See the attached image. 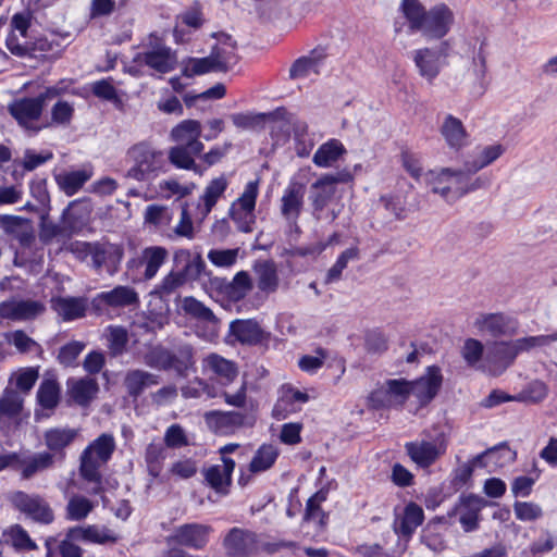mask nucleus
<instances>
[{
    "instance_id": "3c124183",
    "label": "nucleus",
    "mask_w": 557,
    "mask_h": 557,
    "mask_svg": "<svg viewBox=\"0 0 557 557\" xmlns=\"http://www.w3.org/2000/svg\"><path fill=\"white\" fill-rule=\"evenodd\" d=\"M182 309L187 315L203 322H214L216 320L210 308L191 296L182 300Z\"/></svg>"
},
{
    "instance_id": "e433bc0d",
    "label": "nucleus",
    "mask_w": 557,
    "mask_h": 557,
    "mask_svg": "<svg viewBox=\"0 0 557 557\" xmlns=\"http://www.w3.org/2000/svg\"><path fill=\"white\" fill-rule=\"evenodd\" d=\"M91 176L92 170L84 168L76 171L61 173L55 176V181L60 189L66 196H73L91 178Z\"/></svg>"
},
{
    "instance_id": "603ef678",
    "label": "nucleus",
    "mask_w": 557,
    "mask_h": 557,
    "mask_svg": "<svg viewBox=\"0 0 557 557\" xmlns=\"http://www.w3.org/2000/svg\"><path fill=\"white\" fill-rule=\"evenodd\" d=\"M95 508L91 500L85 496L75 495L70 498L66 505V517L72 521L85 519Z\"/></svg>"
},
{
    "instance_id": "4c0bfd02",
    "label": "nucleus",
    "mask_w": 557,
    "mask_h": 557,
    "mask_svg": "<svg viewBox=\"0 0 557 557\" xmlns=\"http://www.w3.org/2000/svg\"><path fill=\"white\" fill-rule=\"evenodd\" d=\"M169 257V252L164 247L161 246H150L146 247L140 257V264L145 265V280L153 278L159 269L165 262Z\"/></svg>"
},
{
    "instance_id": "79ce46f5",
    "label": "nucleus",
    "mask_w": 557,
    "mask_h": 557,
    "mask_svg": "<svg viewBox=\"0 0 557 557\" xmlns=\"http://www.w3.org/2000/svg\"><path fill=\"white\" fill-rule=\"evenodd\" d=\"M311 201L314 210H322L332 197L335 195L336 188L322 175L311 185Z\"/></svg>"
},
{
    "instance_id": "13d9d810",
    "label": "nucleus",
    "mask_w": 557,
    "mask_h": 557,
    "mask_svg": "<svg viewBox=\"0 0 557 557\" xmlns=\"http://www.w3.org/2000/svg\"><path fill=\"white\" fill-rule=\"evenodd\" d=\"M4 534L9 536L12 545L17 550L37 549L36 543L29 537L26 530H24L20 524L12 525Z\"/></svg>"
},
{
    "instance_id": "8fccbe9b",
    "label": "nucleus",
    "mask_w": 557,
    "mask_h": 557,
    "mask_svg": "<svg viewBox=\"0 0 557 557\" xmlns=\"http://www.w3.org/2000/svg\"><path fill=\"white\" fill-rule=\"evenodd\" d=\"M221 63H216L213 52L211 51L208 57L191 59L190 65H187L183 70V75L191 77L194 75H202L210 72H222Z\"/></svg>"
},
{
    "instance_id": "20e7f679",
    "label": "nucleus",
    "mask_w": 557,
    "mask_h": 557,
    "mask_svg": "<svg viewBox=\"0 0 557 557\" xmlns=\"http://www.w3.org/2000/svg\"><path fill=\"white\" fill-rule=\"evenodd\" d=\"M451 50L450 40H442L433 47H423L411 52V58L420 77L433 84L448 64Z\"/></svg>"
},
{
    "instance_id": "052dcab7",
    "label": "nucleus",
    "mask_w": 557,
    "mask_h": 557,
    "mask_svg": "<svg viewBox=\"0 0 557 557\" xmlns=\"http://www.w3.org/2000/svg\"><path fill=\"white\" fill-rule=\"evenodd\" d=\"M206 263L200 253H196L186 264L178 270H173L178 273L186 282L196 281L205 271Z\"/></svg>"
},
{
    "instance_id": "72a5a7b5",
    "label": "nucleus",
    "mask_w": 557,
    "mask_h": 557,
    "mask_svg": "<svg viewBox=\"0 0 557 557\" xmlns=\"http://www.w3.org/2000/svg\"><path fill=\"white\" fill-rule=\"evenodd\" d=\"M159 382V375L141 369H134L126 372L123 384L127 394L136 399L147 387L158 385Z\"/></svg>"
},
{
    "instance_id": "bb28decb",
    "label": "nucleus",
    "mask_w": 557,
    "mask_h": 557,
    "mask_svg": "<svg viewBox=\"0 0 557 557\" xmlns=\"http://www.w3.org/2000/svg\"><path fill=\"white\" fill-rule=\"evenodd\" d=\"M423 509L416 503H409L404 510L399 521L394 523V531L399 537H404V543L408 544L412 534L423 523Z\"/></svg>"
},
{
    "instance_id": "58836bf2",
    "label": "nucleus",
    "mask_w": 557,
    "mask_h": 557,
    "mask_svg": "<svg viewBox=\"0 0 557 557\" xmlns=\"http://www.w3.org/2000/svg\"><path fill=\"white\" fill-rule=\"evenodd\" d=\"M504 152L505 148L500 144L479 148L476 154L465 162V168L470 173H476L496 161Z\"/></svg>"
},
{
    "instance_id": "c03bdc74",
    "label": "nucleus",
    "mask_w": 557,
    "mask_h": 557,
    "mask_svg": "<svg viewBox=\"0 0 557 557\" xmlns=\"http://www.w3.org/2000/svg\"><path fill=\"white\" fill-rule=\"evenodd\" d=\"M252 289V281L248 272L239 271L225 286V293L234 301L242 300Z\"/></svg>"
},
{
    "instance_id": "09e8293b",
    "label": "nucleus",
    "mask_w": 557,
    "mask_h": 557,
    "mask_svg": "<svg viewBox=\"0 0 557 557\" xmlns=\"http://www.w3.org/2000/svg\"><path fill=\"white\" fill-rule=\"evenodd\" d=\"M460 354L468 367L480 370L484 360V346L475 338L465 341Z\"/></svg>"
},
{
    "instance_id": "412c9836",
    "label": "nucleus",
    "mask_w": 557,
    "mask_h": 557,
    "mask_svg": "<svg viewBox=\"0 0 557 557\" xmlns=\"http://www.w3.org/2000/svg\"><path fill=\"white\" fill-rule=\"evenodd\" d=\"M135 61L161 74L173 71L176 65V57L171 48L161 44L154 46L151 50L137 53Z\"/></svg>"
},
{
    "instance_id": "9d476101",
    "label": "nucleus",
    "mask_w": 557,
    "mask_h": 557,
    "mask_svg": "<svg viewBox=\"0 0 557 557\" xmlns=\"http://www.w3.org/2000/svg\"><path fill=\"white\" fill-rule=\"evenodd\" d=\"M209 431L215 435L227 436L236 433L244 426H252L255 420L240 411L211 410L203 414Z\"/></svg>"
},
{
    "instance_id": "f8f14e48",
    "label": "nucleus",
    "mask_w": 557,
    "mask_h": 557,
    "mask_svg": "<svg viewBox=\"0 0 557 557\" xmlns=\"http://www.w3.org/2000/svg\"><path fill=\"white\" fill-rule=\"evenodd\" d=\"M223 547L228 557H249L259 550V535L251 530L235 527L225 535Z\"/></svg>"
},
{
    "instance_id": "6e6d98bb",
    "label": "nucleus",
    "mask_w": 557,
    "mask_h": 557,
    "mask_svg": "<svg viewBox=\"0 0 557 557\" xmlns=\"http://www.w3.org/2000/svg\"><path fill=\"white\" fill-rule=\"evenodd\" d=\"M187 282L178 275V273L171 270L162 281L154 287L152 294L159 296L160 298H165L173 295L182 286H184Z\"/></svg>"
},
{
    "instance_id": "c85d7f7f",
    "label": "nucleus",
    "mask_w": 557,
    "mask_h": 557,
    "mask_svg": "<svg viewBox=\"0 0 557 557\" xmlns=\"http://www.w3.org/2000/svg\"><path fill=\"white\" fill-rule=\"evenodd\" d=\"M67 394L75 404L82 407L88 406L99 392V385L92 377L69 379L66 382Z\"/></svg>"
},
{
    "instance_id": "774afa93",
    "label": "nucleus",
    "mask_w": 557,
    "mask_h": 557,
    "mask_svg": "<svg viewBox=\"0 0 557 557\" xmlns=\"http://www.w3.org/2000/svg\"><path fill=\"white\" fill-rule=\"evenodd\" d=\"M200 123L195 120H185L172 129V139H198Z\"/></svg>"
},
{
    "instance_id": "7ed1b4c3",
    "label": "nucleus",
    "mask_w": 557,
    "mask_h": 557,
    "mask_svg": "<svg viewBox=\"0 0 557 557\" xmlns=\"http://www.w3.org/2000/svg\"><path fill=\"white\" fill-rule=\"evenodd\" d=\"M144 362L152 369L173 371L177 376L186 377L195 370V348L189 343H180L172 348L157 345L145 354Z\"/></svg>"
},
{
    "instance_id": "a211bd4d",
    "label": "nucleus",
    "mask_w": 557,
    "mask_h": 557,
    "mask_svg": "<svg viewBox=\"0 0 557 557\" xmlns=\"http://www.w3.org/2000/svg\"><path fill=\"white\" fill-rule=\"evenodd\" d=\"M474 326L493 337L513 336L518 332L519 322L505 313H482L475 319Z\"/></svg>"
},
{
    "instance_id": "2f4dec72",
    "label": "nucleus",
    "mask_w": 557,
    "mask_h": 557,
    "mask_svg": "<svg viewBox=\"0 0 557 557\" xmlns=\"http://www.w3.org/2000/svg\"><path fill=\"white\" fill-rule=\"evenodd\" d=\"M2 231L17 239L21 245L27 246L34 239L30 220L17 215H0Z\"/></svg>"
},
{
    "instance_id": "2eb2a0df",
    "label": "nucleus",
    "mask_w": 557,
    "mask_h": 557,
    "mask_svg": "<svg viewBox=\"0 0 557 557\" xmlns=\"http://www.w3.org/2000/svg\"><path fill=\"white\" fill-rule=\"evenodd\" d=\"M45 311L46 306L39 300L11 298L0 304V320L30 321Z\"/></svg>"
},
{
    "instance_id": "6ab92c4d",
    "label": "nucleus",
    "mask_w": 557,
    "mask_h": 557,
    "mask_svg": "<svg viewBox=\"0 0 557 557\" xmlns=\"http://www.w3.org/2000/svg\"><path fill=\"white\" fill-rule=\"evenodd\" d=\"M92 307L100 311L104 307L126 308L139 305V296L135 288L127 285H117L111 290L101 292L91 301Z\"/></svg>"
},
{
    "instance_id": "39448f33",
    "label": "nucleus",
    "mask_w": 557,
    "mask_h": 557,
    "mask_svg": "<svg viewBox=\"0 0 557 557\" xmlns=\"http://www.w3.org/2000/svg\"><path fill=\"white\" fill-rule=\"evenodd\" d=\"M115 449L111 434L103 433L91 442L81 455L79 474L86 481H98L101 466L108 462Z\"/></svg>"
},
{
    "instance_id": "49530a36",
    "label": "nucleus",
    "mask_w": 557,
    "mask_h": 557,
    "mask_svg": "<svg viewBox=\"0 0 557 557\" xmlns=\"http://www.w3.org/2000/svg\"><path fill=\"white\" fill-rule=\"evenodd\" d=\"M553 342H557V331L548 335L528 336L510 341L516 357L520 352H528L533 348L547 346Z\"/></svg>"
},
{
    "instance_id": "69168bd1",
    "label": "nucleus",
    "mask_w": 557,
    "mask_h": 557,
    "mask_svg": "<svg viewBox=\"0 0 557 557\" xmlns=\"http://www.w3.org/2000/svg\"><path fill=\"white\" fill-rule=\"evenodd\" d=\"M548 393V388L546 384L542 381H533L531 382L525 389L522 391L517 396V400L519 401H530V403H540L542 401Z\"/></svg>"
},
{
    "instance_id": "5701e85b",
    "label": "nucleus",
    "mask_w": 557,
    "mask_h": 557,
    "mask_svg": "<svg viewBox=\"0 0 557 557\" xmlns=\"http://www.w3.org/2000/svg\"><path fill=\"white\" fill-rule=\"evenodd\" d=\"M230 333L243 345H259L269 341L270 333L252 319L235 320L230 324Z\"/></svg>"
},
{
    "instance_id": "aec40b11",
    "label": "nucleus",
    "mask_w": 557,
    "mask_h": 557,
    "mask_svg": "<svg viewBox=\"0 0 557 557\" xmlns=\"http://www.w3.org/2000/svg\"><path fill=\"white\" fill-rule=\"evenodd\" d=\"M327 58L326 49L317 47L309 54L298 58L289 69V78H306L310 74L319 75L325 65Z\"/></svg>"
},
{
    "instance_id": "f257e3e1",
    "label": "nucleus",
    "mask_w": 557,
    "mask_h": 557,
    "mask_svg": "<svg viewBox=\"0 0 557 557\" xmlns=\"http://www.w3.org/2000/svg\"><path fill=\"white\" fill-rule=\"evenodd\" d=\"M399 11L408 23L409 32L420 34L425 40H442L455 23L453 10L437 3L429 10L420 0H401Z\"/></svg>"
},
{
    "instance_id": "473e14b6",
    "label": "nucleus",
    "mask_w": 557,
    "mask_h": 557,
    "mask_svg": "<svg viewBox=\"0 0 557 557\" xmlns=\"http://www.w3.org/2000/svg\"><path fill=\"white\" fill-rule=\"evenodd\" d=\"M203 149L202 141H186L184 145L172 147L168 159L174 166L184 170H195V156Z\"/></svg>"
},
{
    "instance_id": "5fc2aeb1",
    "label": "nucleus",
    "mask_w": 557,
    "mask_h": 557,
    "mask_svg": "<svg viewBox=\"0 0 557 557\" xmlns=\"http://www.w3.org/2000/svg\"><path fill=\"white\" fill-rule=\"evenodd\" d=\"M227 183L223 177L215 178L210 182V184L206 187L202 200H203V216L208 215L212 208L215 206L220 196L226 189Z\"/></svg>"
},
{
    "instance_id": "cd10ccee",
    "label": "nucleus",
    "mask_w": 557,
    "mask_h": 557,
    "mask_svg": "<svg viewBox=\"0 0 557 557\" xmlns=\"http://www.w3.org/2000/svg\"><path fill=\"white\" fill-rule=\"evenodd\" d=\"M78 430L72 428H51L44 434L45 445L60 460L64 458V449L77 437Z\"/></svg>"
},
{
    "instance_id": "a18cd8bd",
    "label": "nucleus",
    "mask_w": 557,
    "mask_h": 557,
    "mask_svg": "<svg viewBox=\"0 0 557 557\" xmlns=\"http://www.w3.org/2000/svg\"><path fill=\"white\" fill-rule=\"evenodd\" d=\"M37 400L44 409H54L60 401V386L55 380H44L37 391Z\"/></svg>"
},
{
    "instance_id": "864d4df0",
    "label": "nucleus",
    "mask_w": 557,
    "mask_h": 557,
    "mask_svg": "<svg viewBox=\"0 0 557 557\" xmlns=\"http://www.w3.org/2000/svg\"><path fill=\"white\" fill-rule=\"evenodd\" d=\"M302 206V194L295 187L286 189L282 197V214L287 218H298Z\"/></svg>"
},
{
    "instance_id": "bf43d9fd",
    "label": "nucleus",
    "mask_w": 557,
    "mask_h": 557,
    "mask_svg": "<svg viewBox=\"0 0 557 557\" xmlns=\"http://www.w3.org/2000/svg\"><path fill=\"white\" fill-rule=\"evenodd\" d=\"M73 115V104L64 100H58L51 109V122L49 125L67 126Z\"/></svg>"
},
{
    "instance_id": "ea45409f",
    "label": "nucleus",
    "mask_w": 557,
    "mask_h": 557,
    "mask_svg": "<svg viewBox=\"0 0 557 557\" xmlns=\"http://www.w3.org/2000/svg\"><path fill=\"white\" fill-rule=\"evenodd\" d=\"M346 149L341 141H325L315 151L313 156V163L320 168L332 166L344 153Z\"/></svg>"
},
{
    "instance_id": "0eeeda50",
    "label": "nucleus",
    "mask_w": 557,
    "mask_h": 557,
    "mask_svg": "<svg viewBox=\"0 0 557 557\" xmlns=\"http://www.w3.org/2000/svg\"><path fill=\"white\" fill-rule=\"evenodd\" d=\"M465 168L451 170L442 168L441 170H431L425 173L424 181L432 193L438 194L447 202H454L465 195L466 186Z\"/></svg>"
},
{
    "instance_id": "f704fd0d",
    "label": "nucleus",
    "mask_w": 557,
    "mask_h": 557,
    "mask_svg": "<svg viewBox=\"0 0 557 557\" xmlns=\"http://www.w3.org/2000/svg\"><path fill=\"white\" fill-rule=\"evenodd\" d=\"M69 536L75 540L96 544L115 543L117 536L106 527L87 525L69 529Z\"/></svg>"
},
{
    "instance_id": "a19ab883",
    "label": "nucleus",
    "mask_w": 557,
    "mask_h": 557,
    "mask_svg": "<svg viewBox=\"0 0 557 557\" xmlns=\"http://www.w3.org/2000/svg\"><path fill=\"white\" fill-rule=\"evenodd\" d=\"M278 456L277 448L271 444L261 445L256 451L249 465V470L252 473H258L269 470L275 462Z\"/></svg>"
},
{
    "instance_id": "a878e982",
    "label": "nucleus",
    "mask_w": 557,
    "mask_h": 557,
    "mask_svg": "<svg viewBox=\"0 0 557 557\" xmlns=\"http://www.w3.org/2000/svg\"><path fill=\"white\" fill-rule=\"evenodd\" d=\"M51 308L63 321H73L86 315L88 299L86 297L58 296L50 300Z\"/></svg>"
},
{
    "instance_id": "f3484780",
    "label": "nucleus",
    "mask_w": 557,
    "mask_h": 557,
    "mask_svg": "<svg viewBox=\"0 0 557 557\" xmlns=\"http://www.w3.org/2000/svg\"><path fill=\"white\" fill-rule=\"evenodd\" d=\"M75 251L84 257L89 256L96 270L108 263L115 265L123 258V249L109 243H77Z\"/></svg>"
},
{
    "instance_id": "b1692460",
    "label": "nucleus",
    "mask_w": 557,
    "mask_h": 557,
    "mask_svg": "<svg viewBox=\"0 0 557 557\" xmlns=\"http://www.w3.org/2000/svg\"><path fill=\"white\" fill-rule=\"evenodd\" d=\"M222 462V465H213L203 469L202 473L211 488L219 494L226 495L232 483L235 461L232 458L223 457Z\"/></svg>"
},
{
    "instance_id": "f03ea898",
    "label": "nucleus",
    "mask_w": 557,
    "mask_h": 557,
    "mask_svg": "<svg viewBox=\"0 0 557 557\" xmlns=\"http://www.w3.org/2000/svg\"><path fill=\"white\" fill-rule=\"evenodd\" d=\"M234 125L244 129L269 127L271 135L283 139H300L308 134V125L285 108L267 113H236L231 116Z\"/></svg>"
},
{
    "instance_id": "6e6552de",
    "label": "nucleus",
    "mask_w": 557,
    "mask_h": 557,
    "mask_svg": "<svg viewBox=\"0 0 557 557\" xmlns=\"http://www.w3.org/2000/svg\"><path fill=\"white\" fill-rule=\"evenodd\" d=\"M129 156L134 159L135 164L127 171L126 177L138 182L146 181L151 174L163 171L166 165V158L162 151L152 150L143 143L134 145L129 150Z\"/></svg>"
},
{
    "instance_id": "c756f323",
    "label": "nucleus",
    "mask_w": 557,
    "mask_h": 557,
    "mask_svg": "<svg viewBox=\"0 0 557 557\" xmlns=\"http://www.w3.org/2000/svg\"><path fill=\"white\" fill-rule=\"evenodd\" d=\"M405 448L411 460L421 468L430 467L444 453L434 442L428 441L409 442Z\"/></svg>"
},
{
    "instance_id": "dca6fc26",
    "label": "nucleus",
    "mask_w": 557,
    "mask_h": 557,
    "mask_svg": "<svg viewBox=\"0 0 557 557\" xmlns=\"http://www.w3.org/2000/svg\"><path fill=\"white\" fill-rule=\"evenodd\" d=\"M212 528L201 523H185L175 528L173 534L166 537V543L202 549L209 542Z\"/></svg>"
},
{
    "instance_id": "1a4fd4ad",
    "label": "nucleus",
    "mask_w": 557,
    "mask_h": 557,
    "mask_svg": "<svg viewBox=\"0 0 557 557\" xmlns=\"http://www.w3.org/2000/svg\"><path fill=\"white\" fill-rule=\"evenodd\" d=\"M409 381L406 379H388L369 395L373 409H400L409 398Z\"/></svg>"
},
{
    "instance_id": "c9c22d12",
    "label": "nucleus",
    "mask_w": 557,
    "mask_h": 557,
    "mask_svg": "<svg viewBox=\"0 0 557 557\" xmlns=\"http://www.w3.org/2000/svg\"><path fill=\"white\" fill-rule=\"evenodd\" d=\"M54 463L50 451L37 453L29 456L20 455L18 470L24 479H30L36 473L51 468Z\"/></svg>"
},
{
    "instance_id": "de8ad7c7",
    "label": "nucleus",
    "mask_w": 557,
    "mask_h": 557,
    "mask_svg": "<svg viewBox=\"0 0 557 557\" xmlns=\"http://www.w3.org/2000/svg\"><path fill=\"white\" fill-rule=\"evenodd\" d=\"M23 409V398L20 393L12 388H5L0 397V417H17Z\"/></svg>"
},
{
    "instance_id": "37998d69",
    "label": "nucleus",
    "mask_w": 557,
    "mask_h": 557,
    "mask_svg": "<svg viewBox=\"0 0 557 557\" xmlns=\"http://www.w3.org/2000/svg\"><path fill=\"white\" fill-rule=\"evenodd\" d=\"M486 72V58L481 46L476 54L473 55L471 66L468 69V74L472 76L473 84L478 88L479 94H483L487 87Z\"/></svg>"
},
{
    "instance_id": "338daca9",
    "label": "nucleus",
    "mask_w": 557,
    "mask_h": 557,
    "mask_svg": "<svg viewBox=\"0 0 557 557\" xmlns=\"http://www.w3.org/2000/svg\"><path fill=\"white\" fill-rule=\"evenodd\" d=\"M441 134L445 139H461L467 136L462 122L450 114L446 115Z\"/></svg>"
},
{
    "instance_id": "393cba45",
    "label": "nucleus",
    "mask_w": 557,
    "mask_h": 557,
    "mask_svg": "<svg viewBox=\"0 0 557 557\" xmlns=\"http://www.w3.org/2000/svg\"><path fill=\"white\" fill-rule=\"evenodd\" d=\"M485 504L484 498L471 494L462 497L456 505L455 511L465 532H472L479 528V516Z\"/></svg>"
},
{
    "instance_id": "680f3d73",
    "label": "nucleus",
    "mask_w": 557,
    "mask_h": 557,
    "mask_svg": "<svg viewBox=\"0 0 557 557\" xmlns=\"http://www.w3.org/2000/svg\"><path fill=\"white\" fill-rule=\"evenodd\" d=\"M236 42H231L230 48L221 47L220 45H215L212 47V52L216 60V63H221L222 72H227L231 66L237 63L238 57L235 53Z\"/></svg>"
},
{
    "instance_id": "4468645a",
    "label": "nucleus",
    "mask_w": 557,
    "mask_h": 557,
    "mask_svg": "<svg viewBox=\"0 0 557 557\" xmlns=\"http://www.w3.org/2000/svg\"><path fill=\"white\" fill-rule=\"evenodd\" d=\"M510 342H493L486 347L480 370L493 376L500 375L516 359Z\"/></svg>"
},
{
    "instance_id": "9b49d317",
    "label": "nucleus",
    "mask_w": 557,
    "mask_h": 557,
    "mask_svg": "<svg viewBox=\"0 0 557 557\" xmlns=\"http://www.w3.org/2000/svg\"><path fill=\"white\" fill-rule=\"evenodd\" d=\"M10 500L14 508L36 522L49 524L54 519L49 504L37 494L18 491L11 495Z\"/></svg>"
},
{
    "instance_id": "4be33fe9",
    "label": "nucleus",
    "mask_w": 557,
    "mask_h": 557,
    "mask_svg": "<svg viewBox=\"0 0 557 557\" xmlns=\"http://www.w3.org/2000/svg\"><path fill=\"white\" fill-rule=\"evenodd\" d=\"M202 369L203 372L211 373L222 385L231 384L238 375L236 362L215 352L203 358Z\"/></svg>"
},
{
    "instance_id": "4d7b16f0",
    "label": "nucleus",
    "mask_w": 557,
    "mask_h": 557,
    "mask_svg": "<svg viewBox=\"0 0 557 557\" xmlns=\"http://www.w3.org/2000/svg\"><path fill=\"white\" fill-rule=\"evenodd\" d=\"M108 342L110 356H121L125 351L128 342L127 331L122 326H110Z\"/></svg>"
},
{
    "instance_id": "e2e57ef3",
    "label": "nucleus",
    "mask_w": 557,
    "mask_h": 557,
    "mask_svg": "<svg viewBox=\"0 0 557 557\" xmlns=\"http://www.w3.org/2000/svg\"><path fill=\"white\" fill-rule=\"evenodd\" d=\"M84 348L85 344L83 342H70L60 348L57 357L58 361L64 367H73Z\"/></svg>"
},
{
    "instance_id": "7c9ffc66",
    "label": "nucleus",
    "mask_w": 557,
    "mask_h": 557,
    "mask_svg": "<svg viewBox=\"0 0 557 557\" xmlns=\"http://www.w3.org/2000/svg\"><path fill=\"white\" fill-rule=\"evenodd\" d=\"M252 270L257 276V286L265 295L274 294L280 286L277 268L272 260H257Z\"/></svg>"
},
{
    "instance_id": "ddd939ff",
    "label": "nucleus",
    "mask_w": 557,
    "mask_h": 557,
    "mask_svg": "<svg viewBox=\"0 0 557 557\" xmlns=\"http://www.w3.org/2000/svg\"><path fill=\"white\" fill-rule=\"evenodd\" d=\"M443 383L441 369L430 366L423 375L409 381V394L417 399L419 407L429 405L438 394Z\"/></svg>"
},
{
    "instance_id": "423d86ee",
    "label": "nucleus",
    "mask_w": 557,
    "mask_h": 557,
    "mask_svg": "<svg viewBox=\"0 0 557 557\" xmlns=\"http://www.w3.org/2000/svg\"><path fill=\"white\" fill-rule=\"evenodd\" d=\"M65 91L66 86L64 82H60L54 86L46 88L37 97L15 100L9 106V112L21 125L29 127L30 124L40 117L46 101L55 99Z\"/></svg>"
},
{
    "instance_id": "0e129e2a",
    "label": "nucleus",
    "mask_w": 557,
    "mask_h": 557,
    "mask_svg": "<svg viewBox=\"0 0 557 557\" xmlns=\"http://www.w3.org/2000/svg\"><path fill=\"white\" fill-rule=\"evenodd\" d=\"M5 339L13 345L21 354L30 351L34 347H39L38 343L29 337L23 330H16L5 334Z\"/></svg>"
}]
</instances>
